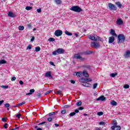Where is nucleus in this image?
Here are the masks:
<instances>
[{"label":"nucleus","mask_w":130,"mask_h":130,"mask_svg":"<svg viewBox=\"0 0 130 130\" xmlns=\"http://www.w3.org/2000/svg\"><path fill=\"white\" fill-rule=\"evenodd\" d=\"M54 35L57 37H59V36L62 35V31L60 29L56 30L54 32Z\"/></svg>","instance_id":"obj_7"},{"label":"nucleus","mask_w":130,"mask_h":130,"mask_svg":"<svg viewBox=\"0 0 130 130\" xmlns=\"http://www.w3.org/2000/svg\"><path fill=\"white\" fill-rule=\"evenodd\" d=\"M24 29V26L21 25L18 27V30H20V31H23Z\"/></svg>","instance_id":"obj_28"},{"label":"nucleus","mask_w":130,"mask_h":130,"mask_svg":"<svg viewBox=\"0 0 130 130\" xmlns=\"http://www.w3.org/2000/svg\"><path fill=\"white\" fill-rule=\"evenodd\" d=\"M100 125H105V123L103 121L99 122Z\"/></svg>","instance_id":"obj_42"},{"label":"nucleus","mask_w":130,"mask_h":130,"mask_svg":"<svg viewBox=\"0 0 130 130\" xmlns=\"http://www.w3.org/2000/svg\"><path fill=\"white\" fill-rule=\"evenodd\" d=\"M69 115L71 117L74 116V115H76V113H75V112H72L69 114Z\"/></svg>","instance_id":"obj_35"},{"label":"nucleus","mask_w":130,"mask_h":130,"mask_svg":"<svg viewBox=\"0 0 130 130\" xmlns=\"http://www.w3.org/2000/svg\"><path fill=\"white\" fill-rule=\"evenodd\" d=\"M97 86H98V84L94 83L93 85V89H96L97 88Z\"/></svg>","instance_id":"obj_37"},{"label":"nucleus","mask_w":130,"mask_h":130,"mask_svg":"<svg viewBox=\"0 0 130 130\" xmlns=\"http://www.w3.org/2000/svg\"><path fill=\"white\" fill-rule=\"evenodd\" d=\"M74 58L76 59H80V60H85V58L82 57V56H80L79 54L74 55Z\"/></svg>","instance_id":"obj_9"},{"label":"nucleus","mask_w":130,"mask_h":130,"mask_svg":"<svg viewBox=\"0 0 130 130\" xmlns=\"http://www.w3.org/2000/svg\"><path fill=\"white\" fill-rule=\"evenodd\" d=\"M45 77L46 78H50V79H52V76H51V72H47L45 74Z\"/></svg>","instance_id":"obj_11"},{"label":"nucleus","mask_w":130,"mask_h":130,"mask_svg":"<svg viewBox=\"0 0 130 130\" xmlns=\"http://www.w3.org/2000/svg\"><path fill=\"white\" fill-rule=\"evenodd\" d=\"M123 87L124 89H128V88H129V85L125 84Z\"/></svg>","instance_id":"obj_41"},{"label":"nucleus","mask_w":130,"mask_h":130,"mask_svg":"<svg viewBox=\"0 0 130 130\" xmlns=\"http://www.w3.org/2000/svg\"><path fill=\"white\" fill-rule=\"evenodd\" d=\"M47 121H49V122L52 121V118H51V117H49V118H47Z\"/></svg>","instance_id":"obj_44"},{"label":"nucleus","mask_w":130,"mask_h":130,"mask_svg":"<svg viewBox=\"0 0 130 130\" xmlns=\"http://www.w3.org/2000/svg\"><path fill=\"white\" fill-rule=\"evenodd\" d=\"M70 10L71 11H73V12H76V13H80V12H83V9H82L79 6H72Z\"/></svg>","instance_id":"obj_3"},{"label":"nucleus","mask_w":130,"mask_h":130,"mask_svg":"<svg viewBox=\"0 0 130 130\" xmlns=\"http://www.w3.org/2000/svg\"><path fill=\"white\" fill-rule=\"evenodd\" d=\"M114 127H118L116 130L121 129V127L119 125H117V121L116 120H113V126L111 127V129H114Z\"/></svg>","instance_id":"obj_5"},{"label":"nucleus","mask_w":130,"mask_h":130,"mask_svg":"<svg viewBox=\"0 0 130 130\" xmlns=\"http://www.w3.org/2000/svg\"><path fill=\"white\" fill-rule=\"evenodd\" d=\"M1 88H3V89H8V88H9V86H8V85H2V86H1Z\"/></svg>","instance_id":"obj_33"},{"label":"nucleus","mask_w":130,"mask_h":130,"mask_svg":"<svg viewBox=\"0 0 130 130\" xmlns=\"http://www.w3.org/2000/svg\"><path fill=\"white\" fill-rule=\"evenodd\" d=\"M45 123H46V121H44L42 123H40L38 124V125H42V124H45Z\"/></svg>","instance_id":"obj_50"},{"label":"nucleus","mask_w":130,"mask_h":130,"mask_svg":"<svg viewBox=\"0 0 130 130\" xmlns=\"http://www.w3.org/2000/svg\"><path fill=\"white\" fill-rule=\"evenodd\" d=\"M7 125H8V123H5L4 125V128H8V126H7Z\"/></svg>","instance_id":"obj_52"},{"label":"nucleus","mask_w":130,"mask_h":130,"mask_svg":"<svg viewBox=\"0 0 130 130\" xmlns=\"http://www.w3.org/2000/svg\"><path fill=\"white\" fill-rule=\"evenodd\" d=\"M7 118H2V121L6 122H7Z\"/></svg>","instance_id":"obj_45"},{"label":"nucleus","mask_w":130,"mask_h":130,"mask_svg":"<svg viewBox=\"0 0 130 130\" xmlns=\"http://www.w3.org/2000/svg\"><path fill=\"white\" fill-rule=\"evenodd\" d=\"M65 34L68 35V36H72L73 35V34L69 32L68 30L65 31Z\"/></svg>","instance_id":"obj_26"},{"label":"nucleus","mask_w":130,"mask_h":130,"mask_svg":"<svg viewBox=\"0 0 130 130\" xmlns=\"http://www.w3.org/2000/svg\"><path fill=\"white\" fill-rule=\"evenodd\" d=\"M98 115H99V116H101V115H103V112H99L97 113Z\"/></svg>","instance_id":"obj_39"},{"label":"nucleus","mask_w":130,"mask_h":130,"mask_svg":"<svg viewBox=\"0 0 130 130\" xmlns=\"http://www.w3.org/2000/svg\"><path fill=\"white\" fill-rule=\"evenodd\" d=\"M8 15L9 17H11V18H15V17H17V15L13 13L12 12H9Z\"/></svg>","instance_id":"obj_15"},{"label":"nucleus","mask_w":130,"mask_h":130,"mask_svg":"<svg viewBox=\"0 0 130 130\" xmlns=\"http://www.w3.org/2000/svg\"><path fill=\"white\" fill-rule=\"evenodd\" d=\"M114 40H115V39H114V37H113V36L110 37L109 38V43H113V42H114Z\"/></svg>","instance_id":"obj_14"},{"label":"nucleus","mask_w":130,"mask_h":130,"mask_svg":"<svg viewBox=\"0 0 130 130\" xmlns=\"http://www.w3.org/2000/svg\"><path fill=\"white\" fill-rule=\"evenodd\" d=\"M31 48H32V46L31 45H29L27 46L26 49L28 50V49H31Z\"/></svg>","instance_id":"obj_43"},{"label":"nucleus","mask_w":130,"mask_h":130,"mask_svg":"<svg viewBox=\"0 0 130 130\" xmlns=\"http://www.w3.org/2000/svg\"><path fill=\"white\" fill-rule=\"evenodd\" d=\"M110 34L113 36H115V37H117V35L115 34V31L112 29H111Z\"/></svg>","instance_id":"obj_18"},{"label":"nucleus","mask_w":130,"mask_h":130,"mask_svg":"<svg viewBox=\"0 0 130 130\" xmlns=\"http://www.w3.org/2000/svg\"><path fill=\"white\" fill-rule=\"evenodd\" d=\"M54 114H55V112L49 113V116L50 117H51V116H52V115H54Z\"/></svg>","instance_id":"obj_36"},{"label":"nucleus","mask_w":130,"mask_h":130,"mask_svg":"<svg viewBox=\"0 0 130 130\" xmlns=\"http://www.w3.org/2000/svg\"><path fill=\"white\" fill-rule=\"evenodd\" d=\"M34 39H35V38L34 37H32L30 40L31 42H33V41H34Z\"/></svg>","instance_id":"obj_58"},{"label":"nucleus","mask_w":130,"mask_h":130,"mask_svg":"<svg viewBox=\"0 0 130 130\" xmlns=\"http://www.w3.org/2000/svg\"><path fill=\"white\" fill-rule=\"evenodd\" d=\"M71 84H75V83H76V81L74 80H71Z\"/></svg>","instance_id":"obj_63"},{"label":"nucleus","mask_w":130,"mask_h":130,"mask_svg":"<svg viewBox=\"0 0 130 130\" xmlns=\"http://www.w3.org/2000/svg\"><path fill=\"white\" fill-rule=\"evenodd\" d=\"M74 112L75 113V114H76V113H79V110L76 109V110H75V112Z\"/></svg>","instance_id":"obj_61"},{"label":"nucleus","mask_w":130,"mask_h":130,"mask_svg":"<svg viewBox=\"0 0 130 130\" xmlns=\"http://www.w3.org/2000/svg\"><path fill=\"white\" fill-rule=\"evenodd\" d=\"M116 24L117 25H122L123 24V21L122 20H121V19L118 18L117 20Z\"/></svg>","instance_id":"obj_16"},{"label":"nucleus","mask_w":130,"mask_h":130,"mask_svg":"<svg viewBox=\"0 0 130 130\" xmlns=\"http://www.w3.org/2000/svg\"><path fill=\"white\" fill-rule=\"evenodd\" d=\"M108 7L109 10L111 11H116L117 8L115 5L112 4V3H109L108 4Z\"/></svg>","instance_id":"obj_6"},{"label":"nucleus","mask_w":130,"mask_h":130,"mask_svg":"<svg viewBox=\"0 0 130 130\" xmlns=\"http://www.w3.org/2000/svg\"><path fill=\"white\" fill-rule=\"evenodd\" d=\"M62 93V91L61 90H58L56 92V94H58V95H61Z\"/></svg>","instance_id":"obj_38"},{"label":"nucleus","mask_w":130,"mask_h":130,"mask_svg":"<svg viewBox=\"0 0 130 130\" xmlns=\"http://www.w3.org/2000/svg\"><path fill=\"white\" fill-rule=\"evenodd\" d=\"M112 78H114L116 76H117V73H112L110 74Z\"/></svg>","instance_id":"obj_32"},{"label":"nucleus","mask_w":130,"mask_h":130,"mask_svg":"<svg viewBox=\"0 0 130 130\" xmlns=\"http://www.w3.org/2000/svg\"><path fill=\"white\" fill-rule=\"evenodd\" d=\"M32 7H30V6H26V7L25 8V10H26V11H30L32 10Z\"/></svg>","instance_id":"obj_29"},{"label":"nucleus","mask_w":130,"mask_h":130,"mask_svg":"<svg viewBox=\"0 0 130 130\" xmlns=\"http://www.w3.org/2000/svg\"><path fill=\"white\" fill-rule=\"evenodd\" d=\"M55 2L57 5H60L61 4V1L60 0H55Z\"/></svg>","instance_id":"obj_31"},{"label":"nucleus","mask_w":130,"mask_h":130,"mask_svg":"<svg viewBox=\"0 0 130 130\" xmlns=\"http://www.w3.org/2000/svg\"><path fill=\"white\" fill-rule=\"evenodd\" d=\"M35 50L37 52H38V51H40V50H41V48H40V47L38 46L36 47Z\"/></svg>","instance_id":"obj_27"},{"label":"nucleus","mask_w":130,"mask_h":130,"mask_svg":"<svg viewBox=\"0 0 130 130\" xmlns=\"http://www.w3.org/2000/svg\"><path fill=\"white\" fill-rule=\"evenodd\" d=\"M124 56L125 58H128V57H130V50H127L125 51Z\"/></svg>","instance_id":"obj_10"},{"label":"nucleus","mask_w":130,"mask_h":130,"mask_svg":"<svg viewBox=\"0 0 130 130\" xmlns=\"http://www.w3.org/2000/svg\"><path fill=\"white\" fill-rule=\"evenodd\" d=\"M51 92H52V90H48L45 93V95H47V94H49V93H51Z\"/></svg>","instance_id":"obj_46"},{"label":"nucleus","mask_w":130,"mask_h":130,"mask_svg":"<svg viewBox=\"0 0 130 130\" xmlns=\"http://www.w3.org/2000/svg\"><path fill=\"white\" fill-rule=\"evenodd\" d=\"M84 109V107H80L78 108V110H83Z\"/></svg>","instance_id":"obj_59"},{"label":"nucleus","mask_w":130,"mask_h":130,"mask_svg":"<svg viewBox=\"0 0 130 130\" xmlns=\"http://www.w3.org/2000/svg\"><path fill=\"white\" fill-rule=\"evenodd\" d=\"M83 83L82 84V85L84 87H90L91 86V84H89L88 83H85V82H83Z\"/></svg>","instance_id":"obj_22"},{"label":"nucleus","mask_w":130,"mask_h":130,"mask_svg":"<svg viewBox=\"0 0 130 130\" xmlns=\"http://www.w3.org/2000/svg\"><path fill=\"white\" fill-rule=\"evenodd\" d=\"M81 80H82V83H84V82H91L92 81V79H91V78H82Z\"/></svg>","instance_id":"obj_12"},{"label":"nucleus","mask_w":130,"mask_h":130,"mask_svg":"<svg viewBox=\"0 0 130 130\" xmlns=\"http://www.w3.org/2000/svg\"><path fill=\"white\" fill-rule=\"evenodd\" d=\"M88 37L89 39L93 40V41H97V40L101 41L102 39L100 37H99L96 35H94L93 36H89Z\"/></svg>","instance_id":"obj_2"},{"label":"nucleus","mask_w":130,"mask_h":130,"mask_svg":"<svg viewBox=\"0 0 130 130\" xmlns=\"http://www.w3.org/2000/svg\"><path fill=\"white\" fill-rule=\"evenodd\" d=\"M125 41V37L122 34H120L118 36V43H121V42H124Z\"/></svg>","instance_id":"obj_4"},{"label":"nucleus","mask_w":130,"mask_h":130,"mask_svg":"<svg viewBox=\"0 0 130 130\" xmlns=\"http://www.w3.org/2000/svg\"><path fill=\"white\" fill-rule=\"evenodd\" d=\"M19 84H20V85H23L24 82H23V81L20 80V81H19Z\"/></svg>","instance_id":"obj_55"},{"label":"nucleus","mask_w":130,"mask_h":130,"mask_svg":"<svg viewBox=\"0 0 130 130\" xmlns=\"http://www.w3.org/2000/svg\"><path fill=\"white\" fill-rule=\"evenodd\" d=\"M37 97H38V98H40V97H41V93H38L37 94Z\"/></svg>","instance_id":"obj_47"},{"label":"nucleus","mask_w":130,"mask_h":130,"mask_svg":"<svg viewBox=\"0 0 130 130\" xmlns=\"http://www.w3.org/2000/svg\"><path fill=\"white\" fill-rule=\"evenodd\" d=\"M116 5L117 6V7L118 8H122V5H121V4L120 3V2H116Z\"/></svg>","instance_id":"obj_23"},{"label":"nucleus","mask_w":130,"mask_h":130,"mask_svg":"<svg viewBox=\"0 0 130 130\" xmlns=\"http://www.w3.org/2000/svg\"><path fill=\"white\" fill-rule=\"evenodd\" d=\"M5 63H7V61H6V60H0V64H5Z\"/></svg>","instance_id":"obj_25"},{"label":"nucleus","mask_w":130,"mask_h":130,"mask_svg":"<svg viewBox=\"0 0 130 130\" xmlns=\"http://www.w3.org/2000/svg\"><path fill=\"white\" fill-rule=\"evenodd\" d=\"M76 105H77V106H81V105H82V102L79 101V102L76 103Z\"/></svg>","instance_id":"obj_34"},{"label":"nucleus","mask_w":130,"mask_h":130,"mask_svg":"<svg viewBox=\"0 0 130 130\" xmlns=\"http://www.w3.org/2000/svg\"><path fill=\"white\" fill-rule=\"evenodd\" d=\"M64 50L63 48H58L56 51L52 52L53 55H57V54H63Z\"/></svg>","instance_id":"obj_1"},{"label":"nucleus","mask_w":130,"mask_h":130,"mask_svg":"<svg viewBox=\"0 0 130 130\" xmlns=\"http://www.w3.org/2000/svg\"><path fill=\"white\" fill-rule=\"evenodd\" d=\"M5 107L6 108L10 107V105L9 104H5Z\"/></svg>","instance_id":"obj_51"},{"label":"nucleus","mask_w":130,"mask_h":130,"mask_svg":"<svg viewBox=\"0 0 130 130\" xmlns=\"http://www.w3.org/2000/svg\"><path fill=\"white\" fill-rule=\"evenodd\" d=\"M84 77H85V78H88L89 77V74H88V72L86 70H84L82 73Z\"/></svg>","instance_id":"obj_17"},{"label":"nucleus","mask_w":130,"mask_h":130,"mask_svg":"<svg viewBox=\"0 0 130 130\" xmlns=\"http://www.w3.org/2000/svg\"><path fill=\"white\" fill-rule=\"evenodd\" d=\"M19 106H22L21 103L16 105V106H14V107H19Z\"/></svg>","instance_id":"obj_48"},{"label":"nucleus","mask_w":130,"mask_h":130,"mask_svg":"<svg viewBox=\"0 0 130 130\" xmlns=\"http://www.w3.org/2000/svg\"><path fill=\"white\" fill-rule=\"evenodd\" d=\"M4 102H5V101L4 100L0 101V106L2 105V104H3V103H4Z\"/></svg>","instance_id":"obj_60"},{"label":"nucleus","mask_w":130,"mask_h":130,"mask_svg":"<svg viewBox=\"0 0 130 130\" xmlns=\"http://www.w3.org/2000/svg\"><path fill=\"white\" fill-rule=\"evenodd\" d=\"M27 27H28L29 28V29H30L31 27V24H28L27 25Z\"/></svg>","instance_id":"obj_57"},{"label":"nucleus","mask_w":130,"mask_h":130,"mask_svg":"<svg viewBox=\"0 0 130 130\" xmlns=\"http://www.w3.org/2000/svg\"><path fill=\"white\" fill-rule=\"evenodd\" d=\"M92 53H93V52L92 51H86L84 52V54L89 55V54H92Z\"/></svg>","instance_id":"obj_24"},{"label":"nucleus","mask_w":130,"mask_h":130,"mask_svg":"<svg viewBox=\"0 0 130 130\" xmlns=\"http://www.w3.org/2000/svg\"><path fill=\"white\" fill-rule=\"evenodd\" d=\"M16 117H17V118H20V117H21V114H18L17 115H16Z\"/></svg>","instance_id":"obj_54"},{"label":"nucleus","mask_w":130,"mask_h":130,"mask_svg":"<svg viewBox=\"0 0 130 130\" xmlns=\"http://www.w3.org/2000/svg\"><path fill=\"white\" fill-rule=\"evenodd\" d=\"M61 114H66L67 113V110H63L61 111Z\"/></svg>","instance_id":"obj_40"},{"label":"nucleus","mask_w":130,"mask_h":130,"mask_svg":"<svg viewBox=\"0 0 130 130\" xmlns=\"http://www.w3.org/2000/svg\"><path fill=\"white\" fill-rule=\"evenodd\" d=\"M37 11L38 12V13H41V9L40 8L39 9H37Z\"/></svg>","instance_id":"obj_56"},{"label":"nucleus","mask_w":130,"mask_h":130,"mask_svg":"<svg viewBox=\"0 0 130 130\" xmlns=\"http://www.w3.org/2000/svg\"><path fill=\"white\" fill-rule=\"evenodd\" d=\"M55 41V40L54 39V38H50L48 39V41H49V42H53Z\"/></svg>","instance_id":"obj_30"},{"label":"nucleus","mask_w":130,"mask_h":130,"mask_svg":"<svg viewBox=\"0 0 130 130\" xmlns=\"http://www.w3.org/2000/svg\"><path fill=\"white\" fill-rule=\"evenodd\" d=\"M75 74H76V76H77V77H78V78H81V76H82V75H83V73L81 72H75Z\"/></svg>","instance_id":"obj_19"},{"label":"nucleus","mask_w":130,"mask_h":130,"mask_svg":"<svg viewBox=\"0 0 130 130\" xmlns=\"http://www.w3.org/2000/svg\"><path fill=\"white\" fill-rule=\"evenodd\" d=\"M64 107H65V108H69V107H71V106L69 105H65Z\"/></svg>","instance_id":"obj_53"},{"label":"nucleus","mask_w":130,"mask_h":130,"mask_svg":"<svg viewBox=\"0 0 130 130\" xmlns=\"http://www.w3.org/2000/svg\"><path fill=\"white\" fill-rule=\"evenodd\" d=\"M34 92H35V90L31 89L29 90V93H26V95H32Z\"/></svg>","instance_id":"obj_20"},{"label":"nucleus","mask_w":130,"mask_h":130,"mask_svg":"<svg viewBox=\"0 0 130 130\" xmlns=\"http://www.w3.org/2000/svg\"><path fill=\"white\" fill-rule=\"evenodd\" d=\"M11 81L13 82L14 81H16V77H13L11 79Z\"/></svg>","instance_id":"obj_49"},{"label":"nucleus","mask_w":130,"mask_h":130,"mask_svg":"<svg viewBox=\"0 0 130 130\" xmlns=\"http://www.w3.org/2000/svg\"><path fill=\"white\" fill-rule=\"evenodd\" d=\"M50 64H51V66H54V63H53V62L50 61Z\"/></svg>","instance_id":"obj_64"},{"label":"nucleus","mask_w":130,"mask_h":130,"mask_svg":"<svg viewBox=\"0 0 130 130\" xmlns=\"http://www.w3.org/2000/svg\"><path fill=\"white\" fill-rule=\"evenodd\" d=\"M91 45L93 46V47H95V48H99V47H100V44L95 42L91 43Z\"/></svg>","instance_id":"obj_8"},{"label":"nucleus","mask_w":130,"mask_h":130,"mask_svg":"<svg viewBox=\"0 0 130 130\" xmlns=\"http://www.w3.org/2000/svg\"><path fill=\"white\" fill-rule=\"evenodd\" d=\"M106 99L104 95L100 96L99 98L96 99V101H105Z\"/></svg>","instance_id":"obj_13"},{"label":"nucleus","mask_w":130,"mask_h":130,"mask_svg":"<svg viewBox=\"0 0 130 130\" xmlns=\"http://www.w3.org/2000/svg\"><path fill=\"white\" fill-rule=\"evenodd\" d=\"M111 105L113 106H116L117 105V103L115 101H112L110 103Z\"/></svg>","instance_id":"obj_21"},{"label":"nucleus","mask_w":130,"mask_h":130,"mask_svg":"<svg viewBox=\"0 0 130 130\" xmlns=\"http://www.w3.org/2000/svg\"><path fill=\"white\" fill-rule=\"evenodd\" d=\"M101 129H101L98 127H96L95 128V130H101Z\"/></svg>","instance_id":"obj_62"}]
</instances>
